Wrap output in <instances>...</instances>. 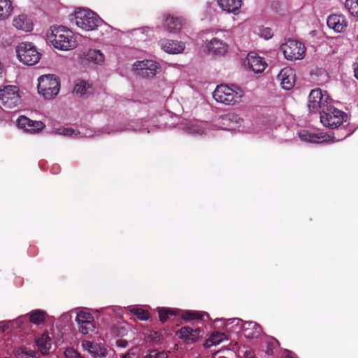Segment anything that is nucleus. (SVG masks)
Returning a JSON list of instances; mask_svg holds the SVG:
<instances>
[{"mask_svg": "<svg viewBox=\"0 0 358 358\" xmlns=\"http://www.w3.org/2000/svg\"><path fill=\"white\" fill-rule=\"evenodd\" d=\"M47 38L53 47L59 50L69 51L78 46L76 35L64 26L51 27L47 33Z\"/></svg>", "mask_w": 358, "mask_h": 358, "instance_id": "f257e3e1", "label": "nucleus"}, {"mask_svg": "<svg viewBox=\"0 0 358 358\" xmlns=\"http://www.w3.org/2000/svg\"><path fill=\"white\" fill-rule=\"evenodd\" d=\"M243 96V90L236 85H220L213 92L214 99L227 106H234L239 103Z\"/></svg>", "mask_w": 358, "mask_h": 358, "instance_id": "f03ea898", "label": "nucleus"}, {"mask_svg": "<svg viewBox=\"0 0 358 358\" xmlns=\"http://www.w3.org/2000/svg\"><path fill=\"white\" fill-rule=\"evenodd\" d=\"M73 17L76 24L85 31L94 30L102 24V20L88 8H76Z\"/></svg>", "mask_w": 358, "mask_h": 358, "instance_id": "7ed1b4c3", "label": "nucleus"}, {"mask_svg": "<svg viewBox=\"0 0 358 358\" xmlns=\"http://www.w3.org/2000/svg\"><path fill=\"white\" fill-rule=\"evenodd\" d=\"M38 93L46 100L54 99L59 92L60 82L52 74H46L38 78Z\"/></svg>", "mask_w": 358, "mask_h": 358, "instance_id": "20e7f679", "label": "nucleus"}, {"mask_svg": "<svg viewBox=\"0 0 358 358\" xmlns=\"http://www.w3.org/2000/svg\"><path fill=\"white\" fill-rule=\"evenodd\" d=\"M15 52L18 60L28 66L37 64L41 57L36 47L30 42L20 43L15 48Z\"/></svg>", "mask_w": 358, "mask_h": 358, "instance_id": "39448f33", "label": "nucleus"}, {"mask_svg": "<svg viewBox=\"0 0 358 358\" xmlns=\"http://www.w3.org/2000/svg\"><path fill=\"white\" fill-rule=\"evenodd\" d=\"M217 36L206 42L205 46L208 52L215 56H224L229 50L228 44L221 40L224 38L227 41L232 38V33L229 30H223L217 32Z\"/></svg>", "mask_w": 358, "mask_h": 358, "instance_id": "423d86ee", "label": "nucleus"}, {"mask_svg": "<svg viewBox=\"0 0 358 358\" xmlns=\"http://www.w3.org/2000/svg\"><path fill=\"white\" fill-rule=\"evenodd\" d=\"M332 99L327 91L320 88L312 90L308 97V109L312 113L323 112L327 109Z\"/></svg>", "mask_w": 358, "mask_h": 358, "instance_id": "0eeeda50", "label": "nucleus"}, {"mask_svg": "<svg viewBox=\"0 0 358 358\" xmlns=\"http://www.w3.org/2000/svg\"><path fill=\"white\" fill-rule=\"evenodd\" d=\"M347 114L336 108L329 107L320 113V122L328 128L334 129L340 127L347 120Z\"/></svg>", "mask_w": 358, "mask_h": 358, "instance_id": "6e6552de", "label": "nucleus"}, {"mask_svg": "<svg viewBox=\"0 0 358 358\" xmlns=\"http://www.w3.org/2000/svg\"><path fill=\"white\" fill-rule=\"evenodd\" d=\"M285 58L295 61L302 59L306 55V48L303 43L296 40L289 39L280 46Z\"/></svg>", "mask_w": 358, "mask_h": 358, "instance_id": "1a4fd4ad", "label": "nucleus"}, {"mask_svg": "<svg viewBox=\"0 0 358 358\" xmlns=\"http://www.w3.org/2000/svg\"><path fill=\"white\" fill-rule=\"evenodd\" d=\"M132 71L143 78H152L160 71V66L154 60L145 59L134 62Z\"/></svg>", "mask_w": 358, "mask_h": 358, "instance_id": "9d476101", "label": "nucleus"}, {"mask_svg": "<svg viewBox=\"0 0 358 358\" xmlns=\"http://www.w3.org/2000/svg\"><path fill=\"white\" fill-rule=\"evenodd\" d=\"M0 101L6 108L17 106L21 102L18 87L14 85H7L0 90Z\"/></svg>", "mask_w": 358, "mask_h": 358, "instance_id": "9b49d317", "label": "nucleus"}, {"mask_svg": "<svg viewBox=\"0 0 358 358\" xmlns=\"http://www.w3.org/2000/svg\"><path fill=\"white\" fill-rule=\"evenodd\" d=\"M231 323H234L236 326L242 329L243 335L248 339L259 338L262 334L261 327L255 322H243L238 318L229 319Z\"/></svg>", "mask_w": 358, "mask_h": 358, "instance_id": "f8f14e48", "label": "nucleus"}, {"mask_svg": "<svg viewBox=\"0 0 358 358\" xmlns=\"http://www.w3.org/2000/svg\"><path fill=\"white\" fill-rule=\"evenodd\" d=\"M299 136L301 141L312 143H322L329 142L334 143L344 138H336L334 136H331L330 135L324 134L322 133L315 134L307 130L301 131L299 134Z\"/></svg>", "mask_w": 358, "mask_h": 358, "instance_id": "ddd939ff", "label": "nucleus"}, {"mask_svg": "<svg viewBox=\"0 0 358 358\" xmlns=\"http://www.w3.org/2000/svg\"><path fill=\"white\" fill-rule=\"evenodd\" d=\"M17 125L20 129L30 134H38L43 130L45 127L43 122L32 120L24 115L17 118Z\"/></svg>", "mask_w": 358, "mask_h": 358, "instance_id": "4468645a", "label": "nucleus"}, {"mask_svg": "<svg viewBox=\"0 0 358 358\" xmlns=\"http://www.w3.org/2000/svg\"><path fill=\"white\" fill-rule=\"evenodd\" d=\"M278 80L282 88L285 90H290L293 88L296 81V74L292 68L285 67L279 72Z\"/></svg>", "mask_w": 358, "mask_h": 358, "instance_id": "2eb2a0df", "label": "nucleus"}, {"mask_svg": "<svg viewBox=\"0 0 358 358\" xmlns=\"http://www.w3.org/2000/svg\"><path fill=\"white\" fill-rule=\"evenodd\" d=\"M80 61L85 64H101L104 62V55L96 49H89L79 56Z\"/></svg>", "mask_w": 358, "mask_h": 358, "instance_id": "dca6fc26", "label": "nucleus"}, {"mask_svg": "<svg viewBox=\"0 0 358 358\" xmlns=\"http://www.w3.org/2000/svg\"><path fill=\"white\" fill-rule=\"evenodd\" d=\"M178 336L187 343H194L199 341L201 337V331L196 328L183 327L176 332Z\"/></svg>", "mask_w": 358, "mask_h": 358, "instance_id": "f3484780", "label": "nucleus"}, {"mask_svg": "<svg viewBox=\"0 0 358 358\" xmlns=\"http://www.w3.org/2000/svg\"><path fill=\"white\" fill-rule=\"evenodd\" d=\"M82 347L84 350L88 352L93 358H104L108 355V350L98 343H93L90 341H83Z\"/></svg>", "mask_w": 358, "mask_h": 358, "instance_id": "a211bd4d", "label": "nucleus"}, {"mask_svg": "<svg viewBox=\"0 0 358 358\" xmlns=\"http://www.w3.org/2000/svg\"><path fill=\"white\" fill-rule=\"evenodd\" d=\"M327 25L334 31L342 33L348 27V21L343 15L332 14L327 18Z\"/></svg>", "mask_w": 358, "mask_h": 358, "instance_id": "6ab92c4d", "label": "nucleus"}, {"mask_svg": "<svg viewBox=\"0 0 358 358\" xmlns=\"http://www.w3.org/2000/svg\"><path fill=\"white\" fill-rule=\"evenodd\" d=\"M159 44L164 52L173 55L182 53L185 48V44L182 41L164 39Z\"/></svg>", "mask_w": 358, "mask_h": 358, "instance_id": "aec40b11", "label": "nucleus"}, {"mask_svg": "<svg viewBox=\"0 0 358 358\" xmlns=\"http://www.w3.org/2000/svg\"><path fill=\"white\" fill-rule=\"evenodd\" d=\"M247 63L248 67L257 73H262L266 67V63L264 61L263 58L254 53H250L248 55Z\"/></svg>", "mask_w": 358, "mask_h": 358, "instance_id": "412c9836", "label": "nucleus"}, {"mask_svg": "<svg viewBox=\"0 0 358 358\" xmlns=\"http://www.w3.org/2000/svg\"><path fill=\"white\" fill-rule=\"evenodd\" d=\"M219 6L229 13L238 15L241 13L242 0H217Z\"/></svg>", "mask_w": 358, "mask_h": 358, "instance_id": "4be33fe9", "label": "nucleus"}, {"mask_svg": "<svg viewBox=\"0 0 358 358\" xmlns=\"http://www.w3.org/2000/svg\"><path fill=\"white\" fill-rule=\"evenodd\" d=\"M13 23L14 27L17 29L24 31H30L33 28V24L30 20L24 15H20L14 17Z\"/></svg>", "mask_w": 358, "mask_h": 358, "instance_id": "5701e85b", "label": "nucleus"}, {"mask_svg": "<svg viewBox=\"0 0 358 358\" xmlns=\"http://www.w3.org/2000/svg\"><path fill=\"white\" fill-rule=\"evenodd\" d=\"M164 27L169 33H178L182 28V22L178 17L167 15L164 21Z\"/></svg>", "mask_w": 358, "mask_h": 358, "instance_id": "b1692460", "label": "nucleus"}, {"mask_svg": "<svg viewBox=\"0 0 358 358\" xmlns=\"http://www.w3.org/2000/svg\"><path fill=\"white\" fill-rule=\"evenodd\" d=\"M36 345L41 353L46 355L51 348L52 340L48 334H43L36 339Z\"/></svg>", "mask_w": 358, "mask_h": 358, "instance_id": "393cba45", "label": "nucleus"}, {"mask_svg": "<svg viewBox=\"0 0 358 358\" xmlns=\"http://www.w3.org/2000/svg\"><path fill=\"white\" fill-rule=\"evenodd\" d=\"M92 91L91 85L85 80H78L73 88V93L79 96L90 94Z\"/></svg>", "mask_w": 358, "mask_h": 358, "instance_id": "a878e982", "label": "nucleus"}, {"mask_svg": "<svg viewBox=\"0 0 358 358\" xmlns=\"http://www.w3.org/2000/svg\"><path fill=\"white\" fill-rule=\"evenodd\" d=\"M13 4L10 0H0V21L8 18L13 13Z\"/></svg>", "mask_w": 358, "mask_h": 358, "instance_id": "bb28decb", "label": "nucleus"}, {"mask_svg": "<svg viewBox=\"0 0 358 358\" xmlns=\"http://www.w3.org/2000/svg\"><path fill=\"white\" fill-rule=\"evenodd\" d=\"M128 310L136 316L138 319L142 321H147L150 317L148 310L140 306H130L127 308Z\"/></svg>", "mask_w": 358, "mask_h": 358, "instance_id": "cd10ccee", "label": "nucleus"}, {"mask_svg": "<svg viewBox=\"0 0 358 358\" xmlns=\"http://www.w3.org/2000/svg\"><path fill=\"white\" fill-rule=\"evenodd\" d=\"M179 314L177 315L180 316L182 319L186 320H192L196 319H203L204 315H207L206 313H202L199 311L194 310H182L178 309Z\"/></svg>", "mask_w": 358, "mask_h": 358, "instance_id": "c85d7f7f", "label": "nucleus"}, {"mask_svg": "<svg viewBox=\"0 0 358 358\" xmlns=\"http://www.w3.org/2000/svg\"><path fill=\"white\" fill-rule=\"evenodd\" d=\"M29 321L34 324H40L45 321L46 314L43 310H34L29 313Z\"/></svg>", "mask_w": 358, "mask_h": 358, "instance_id": "c756f323", "label": "nucleus"}, {"mask_svg": "<svg viewBox=\"0 0 358 358\" xmlns=\"http://www.w3.org/2000/svg\"><path fill=\"white\" fill-rule=\"evenodd\" d=\"M227 340V336L224 333L213 332L210 337L206 341V345L210 347L212 345H217L222 343L223 341Z\"/></svg>", "mask_w": 358, "mask_h": 358, "instance_id": "7c9ffc66", "label": "nucleus"}, {"mask_svg": "<svg viewBox=\"0 0 358 358\" xmlns=\"http://www.w3.org/2000/svg\"><path fill=\"white\" fill-rule=\"evenodd\" d=\"M178 309L172 308H159L158 313L159 320L162 322H165L169 318V315H177L179 314Z\"/></svg>", "mask_w": 358, "mask_h": 358, "instance_id": "2f4dec72", "label": "nucleus"}, {"mask_svg": "<svg viewBox=\"0 0 358 358\" xmlns=\"http://www.w3.org/2000/svg\"><path fill=\"white\" fill-rule=\"evenodd\" d=\"M76 321L78 324H80L84 322H90L94 321L93 316L85 310H80L77 312Z\"/></svg>", "mask_w": 358, "mask_h": 358, "instance_id": "473e14b6", "label": "nucleus"}, {"mask_svg": "<svg viewBox=\"0 0 358 358\" xmlns=\"http://www.w3.org/2000/svg\"><path fill=\"white\" fill-rule=\"evenodd\" d=\"M16 358H38L36 353L27 348H20L15 351Z\"/></svg>", "mask_w": 358, "mask_h": 358, "instance_id": "72a5a7b5", "label": "nucleus"}, {"mask_svg": "<svg viewBox=\"0 0 358 358\" xmlns=\"http://www.w3.org/2000/svg\"><path fill=\"white\" fill-rule=\"evenodd\" d=\"M202 125H206V124L201 122L192 124L187 128V132L193 135H202L205 133Z\"/></svg>", "mask_w": 358, "mask_h": 358, "instance_id": "f704fd0d", "label": "nucleus"}, {"mask_svg": "<svg viewBox=\"0 0 358 358\" xmlns=\"http://www.w3.org/2000/svg\"><path fill=\"white\" fill-rule=\"evenodd\" d=\"M345 7L352 16L358 17V0H346Z\"/></svg>", "mask_w": 358, "mask_h": 358, "instance_id": "c9c22d12", "label": "nucleus"}, {"mask_svg": "<svg viewBox=\"0 0 358 358\" xmlns=\"http://www.w3.org/2000/svg\"><path fill=\"white\" fill-rule=\"evenodd\" d=\"M255 32L259 37L266 40L271 38L273 35L271 29L268 27H259Z\"/></svg>", "mask_w": 358, "mask_h": 358, "instance_id": "e433bc0d", "label": "nucleus"}, {"mask_svg": "<svg viewBox=\"0 0 358 358\" xmlns=\"http://www.w3.org/2000/svg\"><path fill=\"white\" fill-rule=\"evenodd\" d=\"M55 134L66 136H73L78 135L79 132H76L73 129L70 127H60L55 130Z\"/></svg>", "mask_w": 358, "mask_h": 358, "instance_id": "4c0bfd02", "label": "nucleus"}, {"mask_svg": "<svg viewBox=\"0 0 358 358\" xmlns=\"http://www.w3.org/2000/svg\"><path fill=\"white\" fill-rule=\"evenodd\" d=\"M78 326L79 331L83 334H88L89 333L93 331L94 329V325L93 322H84L80 324H78Z\"/></svg>", "mask_w": 358, "mask_h": 358, "instance_id": "58836bf2", "label": "nucleus"}, {"mask_svg": "<svg viewBox=\"0 0 358 358\" xmlns=\"http://www.w3.org/2000/svg\"><path fill=\"white\" fill-rule=\"evenodd\" d=\"M145 358H168V356L165 352L152 350L145 356Z\"/></svg>", "mask_w": 358, "mask_h": 358, "instance_id": "ea45409f", "label": "nucleus"}, {"mask_svg": "<svg viewBox=\"0 0 358 358\" xmlns=\"http://www.w3.org/2000/svg\"><path fill=\"white\" fill-rule=\"evenodd\" d=\"M237 119V117L235 115L229 116V115H224L220 118V124L221 125H229L230 122H231L234 120H236Z\"/></svg>", "mask_w": 358, "mask_h": 358, "instance_id": "a19ab883", "label": "nucleus"}, {"mask_svg": "<svg viewBox=\"0 0 358 358\" xmlns=\"http://www.w3.org/2000/svg\"><path fill=\"white\" fill-rule=\"evenodd\" d=\"M12 322L15 323L17 327H21L24 324L28 322V319L26 315H22Z\"/></svg>", "mask_w": 358, "mask_h": 358, "instance_id": "79ce46f5", "label": "nucleus"}, {"mask_svg": "<svg viewBox=\"0 0 358 358\" xmlns=\"http://www.w3.org/2000/svg\"><path fill=\"white\" fill-rule=\"evenodd\" d=\"M282 358H296V356L293 352L285 350L282 355Z\"/></svg>", "mask_w": 358, "mask_h": 358, "instance_id": "37998d69", "label": "nucleus"}, {"mask_svg": "<svg viewBox=\"0 0 358 358\" xmlns=\"http://www.w3.org/2000/svg\"><path fill=\"white\" fill-rule=\"evenodd\" d=\"M116 345L117 347L124 348L127 346V342L124 339H117L116 341Z\"/></svg>", "mask_w": 358, "mask_h": 358, "instance_id": "c03bdc74", "label": "nucleus"}, {"mask_svg": "<svg viewBox=\"0 0 358 358\" xmlns=\"http://www.w3.org/2000/svg\"><path fill=\"white\" fill-rule=\"evenodd\" d=\"M122 358H138V356L135 352H129L127 355L122 356Z\"/></svg>", "mask_w": 358, "mask_h": 358, "instance_id": "a18cd8bd", "label": "nucleus"}, {"mask_svg": "<svg viewBox=\"0 0 358 358\" xmlns=\"http://www.w3.org/2000/svg\"><path fill=\"white\" fill-rule=\"evenodd\" d=\"M354 72H355V76L357 79H358V59H357V62L354 64Z\"/></svg>", "mask_w": 358, "mask_h": 358, "instance_id": "49530a36", "label": "nucleus"}, {"mask_svg": "<svg viewBox=\"0 0 358 358\" xmlns=\"http://www.w3.org/2000/svg\"><path fill=\"white\" fill-rule=\"evenodd\" d=\"M244 357L245 358H253L254 357L253 352L250 350H246L244 353Z\"/></svg>", "mask_w": 358, "mask_h": 358, "instance_id": "de8ad7c7", "label": "nucleus"}, {"mask_svg": "<svg viewBox=\"0 0 358 358\" xmlns=\"http://www.w3.org/2000/svg\"><path fill=\"white\" fill-rule=\"evenodd\" d=\"M1 328L2 329V331H5L8 327V324H1Z\"/></svg>", "mask_w": 358, "mask_h": 358, "instance_id": "09e8293b", "label": "nucleus"}, {"mask_svg": "<svg viewBox=\"0 0 358 358\" xmlns=\"http://www.w3.org/2000/svg\"><path fill=\"white\" fill-rule=\"evenodd\" d=\"M217 358H227V357H221V356H220V357H217Z\"/></svg>", "mask_w": 358, "mask_h": 358, "instance_id": "8fccbe9b", "label": "nucleus"}, {"mask_svg": "<svg viewBox=\"0 0 358 358\" xmlns=\"http://www.w3.org/2000/svg\"><path fill=\"white\" fill-rule=\"evenodd\" d=\"M85 136H86V137H90V136H91V135H85Z\"/></svg>", "mask_w": 358, "mask_h": 358, "instance_id": "3c124183", "label": "nucleus"}, {"mask_svg": "<svg viewBox=\"0 0 358 358\" xmlns=\"http://www.w3.org/2000/svg\"><path fill=\"white\" fill-rule=\"evenodd\" d=\"M267 354L268 355H271V353H270L268 351H267Z\"/></svg>", "mask_w": 358, "mask_h": 358, "instance_id": "603ef678", "label": "nucleus"}, {"mask_svg": "<svg viewBox=\"0 0 358 358\" xmlns=\"http://www.w3.org/2000/svg\"><path fill=\"white\" fill-rule=\"evenodd\" d=\"M357 41H358V34H357Z\"/></svg>", "mask_w": 358, "mask_h": 358, "instance_id": "864d4df0", "label": "nucleus"}]
</instances>
